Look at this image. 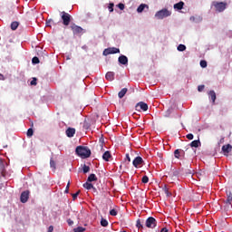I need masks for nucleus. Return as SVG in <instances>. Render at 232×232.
<instances>
[{
	"label": "nucleus",
	"mask_w": 232,
	"mask_h": 232,
	"mask_svg": "<svg viewBox=\"0 0 232 232\" xmlns=\"http://www.w3.org/2000/svg\"><path fill=\"white\" fill-rule=\"evenodd\" d=\"M63 215L64 217H68L70 215V210H64Z\"/></svg>",
	"instance_id": "8fccbe9b"
},
{
	"label": "nucleus",
	"mask_w": 232,
	"mask_h": 232,
	"mask_svg": "<svg viewBox=\"0 0 232 232\" xmlns=\"http://www.w3.org/2000/svg\"><path fill=\"white\" fill-rule=\"evenodd\" d=\"M110 215H111V217H117V210H116L115 208L111 209V210L110 211Z\"/></svg>",
	"instance_id": "58836bf2"
},
{
	"label": "nucleus",
	"mask_w": 232,
	"mask_h": 232,
	"mask_svg": "<svg viewBox=\"0 0 232 232\" xmlns=\"http://www.w3.org/2000/svg\"><path fill=\"white\" fill-rule=\"evenodd\" d=\"M126 160L128 162H131V158H130V154H126Z\"/></svg>",
	"instance_id": "3c124183"
},
{
	"label": "nucleus",
	"mask_w": 232,
	"mask_h": 232,
	"mask_svg": "<svg viewBox=\"0 0 232 232\" xmlns=\"http://www.w3.org/2000/svg\"><path fill=\"white\" fill-rule=\"evenodd\" d=\"M32 63H33V64H39V58L37 56H34L32 59Z\"/></svg>",
	"instance_id": "c9c22d12"
},
{
	"label": "nucleus",
	"mask_w": 232,
	"mask_h": 232,
	"mask_svg": "<svg viewBox=\"0 0 232 232\" xmlns=\"http://www.w3.org/2000/svg\"><path fill=\"white\" fill-rule=\"evenodd\" d=\"M144 8H150V6L146 4H141L139 5V7L137 8V12L138 14H142V12H144Z\"/></svg>",
	"instance_id": "dca6fc26"
},
{
	"label": "nucleus",
	"mask_w": 232,
	"mask_h": 232,
	"mask_svg": "<svg viewBox=\"0 0 232 232\" xmlns=\"http://www.w3.org/2000/svg\"><path fill=\"white\" fill-rule=\"evenodd\" d=\"M198 146H200V140H193L190 143L191 148H198Z\"/></svg>",
	"instance_id": "412c9836"
},
{
	"label": "nucleus",
	"mask_w": 232,
	"mask_h": 232,
	"mask_svg": "<svg viewBox=\"0 0 232 232\" xmlns=\"http://www.w3.org/2000/svg\"><path fill=\"white\" fill-rule=\"evenodd\" d=\"M175 10H182L184 8V2H179L174 5Z\"/></svg>",
	"instance_id": "aec40b11"
},
{
	"label": "nucleus",
	"mask_w": 232,
	"mask_h": 232,
	"mask_svg": "<svg viewBox=\"0 0 232 232\" xmlns=\"http://www.w3.org/2000/svg\"><path fill=\"white\" fill-rule=\"evenodd\" d=\"M113 6H114L113 4H110V5H109V11H110V12H113Z\"/></svg>",
	"instance_id": "de8ad7c7"
},
{
	"label": "nucleus",
	"mask_w": 232,
	"mask_h": 232,
	"mask_svg": "<svg viewBox=\"0 0 232 232\" xmlns=\"http://www.w3.org/2000/svg\"><path fill=\"white\" fill-rule=\"evenodd\" d=\"M178 51H179V52H184V51H186V45H184V44H179V45L178 46Z\"/></svg>",
	"instance_id": "2f4dec72"
},
{
	"label": "nucleus",
	"mask_w": 232,
	"mask_h": 232,
	"mask_svg": "<svg viewBox=\"0 0 232 232\" xmlns=\"http://www.w3.org/2000/svg\"><path fill=\"white\" fill-rule=\"evenodd\" d=\"M67 137L72 138L75 135V129L74 128H68L65 131Z\"/></svg>",
	"instance_id": "4468645a"
},
{
	"label": "nucleus",
	"mask_w": 232,
	"mask_h": 232,
	"mask_svg": "<svg viewBox=\"0 0 232 232\" xmlns=\"http://www.w3.org/2000/svg\"><path fill=\"white\" fill-rule=\"evenodd\" d=\"M174 157L175 159H180V150L178 149L174 151Z\"/></svg>",
	"instance_id": "c756f323"
},
{
	"label": "nucleus",
	"mask_w": 232,
	"mask_h": 232,
	"mask_svg": "<svg viewBox=\"0 0 232 232\" xmlns=\"http://www.w3.org/2000/svg\"><path fill=\"white\" fill-rule=\"evenodd\" d=\"M0 79H2V81H5V76L3 74H0Z\"/></svg>",
	"instance_id": "5fc2aeb1"
},
{
	"label": "nucleus",
	"mask_w": 232,
	"mask_h": 232,
	"mask_svg": "<svg viewBox=\"0 0 232 232\" xmlns=\"http://www.w3.org/2000/svg\"><path fill=\"white\" fill-rule=\"evenodd\" d=\"M82 171H83V173H89V171H90V167L87 166V165H83V167H82Z\"/></svg>",
	"instance_id": "f704fd0d"
},
{
	"label": "nucleus",
	"mask_w": 232,
	"mask_h": 232,
	"mask_svg": "<svg viewBox=\"0 0 232 232\" xmlns=\"http://www.w3.org/2000/svg\"><path fill=\"white\" fill-rule=\"evenodd\" d=\"M69 189H70V181L68 182V184L66 186L65 193H68Z\"/></svg>",
	"instance_id": "09e8293b"
},
{
	"label": "nucleus",
	"mask_w": 232,
	"mask_h": 232,
	"mask_svg": "<svg viewBox=\"0 0 232 232\" xmlns=\"http://www.w3.org/2000/svg\"><path fill=\"white\" fill-rule=\"evenodd\" d=\"M208 95H209L213 104H215V101H217V93L215 92V91H210L208 92Z\"/></svg>",
	"instance_id": "6ab92c4d"
},
{
	"label": "nucleus",
	"mask_w": 232,
	"mask_h": 232,
	"mask_svg": "<svg viewBox=\"0 0 232 232\" xmlns=\"http://www.w3.org/2000/svg\"><path fill=\"white\" fill-rule=\"evenodd\" d=\"M141 182L143 184H148L150 182V178H148V176H143L141 179Z\"/></svg>",
	"instance_id": "c85d7f7f"
},
{
	"label": "nucleus",
	"mask_w": 232,
	"mask_h": 232,
	"mask_svg": "<svg viewBox=\"0 0 232 232\" xmlns=\"http://www.w3.org/2000/svg\"><path fill=\"white\" fill-rule=\"evenodd\" d=\"M28 198H30V191L25 190V191L22 192V194L20 196L21 202L23 204H26V202H28Z\"/></svg>",
	"instance_id": "1a4fd4ad"
},
{
	"label": "nucleus",
	"mask_w": 232,
	"mask_h": 232,
	"mask_svg": "<svg viewBox=\"0 0 232 232\" xmlns=\"http://www.w3.org/2000/svg\"><path fill=\"white\" fill-rule=\"evenodd\" d=\"M118 8H120V10H124V8H125L124 4L120 3V4L118 5Z\"/></svg>",
	"instance_id": "37998d69"
},
{
	"label": "nucleus",
	"mask_w": 232,
	"mask_h": 232,
	"mask_svg": "<svg viewBox=\"0 0 232 232\" xmlns=\"http://www.w3.org/2000/svg\"><path fill=\"white\" fill-rule=\"evenodd\" d=\"M86 231V228L82 227H77L76 228H73V232H84Z\"/></svg>",
	"instance_id": "cd10ccee"
},
{
	"label": "nucleus",
	"mask_w": 232,
	"mask_h": 232,
	"mask_svg": "<svg viewBox=\"0 0 232 232\" xmlns=\"http://www.w3.org/2000/svg\"><path fill=\"white\" fill-rule=\"evenodd\" d=\"M193 134L192 133H189L187 135V139H188V140H193Z\"/></svg>",
	"instance_id": "c03bdc74"
},
{
	"label": "nucleus",
	"mask_w": 232,
	"mask_h": 232,
	"mask_svg": "<svg viewBox=\"0 0 232 232\" xmlns=\"http://www.w3.org/2000/svg\"><path fill=\"white\" fill-rule=\"evenodd\" d=\"M132 164L134 168H140L144 164V160H142V157L138 156L133 160Z\"/></svg>",
	"instance_id": "6e6552de"
},
{
	"label": "nucleus",
	"mask_w": 232,
	"mask_h": 232,
	"mask_svg": "<svg viewBox=\"0 0 232 232\" xmlns=\"http://www.w3.org/2000/svg\"><path fill=\"white\" fill-rule=\"evenodd\" d=\"M16 28H19V22L14 21L11 24V30H15Z\"/></svg>",
	"instance_id": "b1692460"
},
{
	"label": "nucleus",
	"mask_w": 232,
	"mask_h": 232,
	"mask_svg": "<svg viewBox=\"0 0 232 232\" xmlns=\"http://www.w3.org/2000/svg\"><path fill=\"white\" fill-rule=\"evenodd\" d=\"M137 111H148V104L144 102H140L136 104Z\"/></svg>",
	"instance_id": "0eeeda50"
},
{
	"label": "nucleus",
	"mask_w": 232,
	"mask_h": 232,
	"mask_svg": "<svg viewBox=\"0 0 232 232\" xmlns=\"http://www.w3.org/2000/svg\"><path fill=\"white\" fill-rule=\"evenodd\" d=\"M101 226H102V227H108V220L104 219V218H102Z\"/></svg>",
	"instance_id": "bb28decb"
},
{
	"label": "nucleus",
	"mask_w": 232,
	"mask_h": 232,
	"mask_svg": "<svg viewBox=\"0 0 232 232\" xmlns=\"http://www.w3.org/2000/svg\"><path fill=\"white\" fill-rule=\"evenodd\" d=\"M227 198L225 201L226 206L227 207L232 206V192L227 191Z\"/></svg>",
	"instance_id": "9b49d317"
},
{
	"label": "nucleus",
	"mask_w": 232,
	"mask_h": 232,
	"mask_svg": "<svg viewBox=\"0 0 232 232\" xmlns=\"http://www.w3.org/2000/svg\"><path fill=\"white\" fill-rule=\"evenodd\" d=\"M67 224L68 226H73V220H72L71 218L67 219Z\"/></svg>",
	"instance_id": "49530a36"
},
{
	"label": "nucleus",
	"mask_w": 232,
	"mask_h": 232,
	"mask_svg": "<svg viewBox=\"0 0 232 232\" xmlns=\"http://www.w3.org/2000/svg\"><path fill=\"white\" fill-rule=\"evenodd\" d=\"M160 232H169V230H168V228L163 227V228L160 230Z\"/></svg>",
	"instance_id": "864d4df0"
},
{
	"label": "nucleus",
	"mask_w": 232,
	"mask_h": 232,
	"mask_svg": "<svg viewBox=\"0 0 232 232\" xmlns=\"http://www.w3.org/2000/svg\"><path fill=\"white\" fill-rule=\"evenodd\" d=\"M212 6H214L216 12L221 13V12H224L226 8H227V3L214 1L212 2Z\"/></svg>",
	"instance_id": "f03ea898"
},
{
	"label": "nucleus",
	"mask_w": 232,
	"mask_h": 232,
	"mask_svg": "<svg viewBox=\"0 0 232 232\" xmlns=\"http://www.w3.org/2000/svg\"><path fill=\"white\" fill-rule=\"evenodd\" d=\"M87 180L88 182H97V176H95V174H91Z\"/></svg>",
	"instance_id": "4be33fe9"
},
{
	"label": "nucleus",
	"mask_w": 232,
	"mask_h": 232,
	"mask_svg": "<svg viewBox=\"0 0 232 232\" xmlns=\"http://www.w3.org/2000/svg\"><path fill=\"white\" fill-rule=\"evenodd\" d=\"M102 159L103 160H105L106 162L110 161V159H111V153L110 152V150H107L103 153L102 155Z\"/></svg>",
	"instance_id": "2eb2a0df"
},
{
	"label": "nucleus",
	"mask_w": 232,
	"mask_h": 232,
	"mask_svg": "<svg viewBox=\"0 0 232 232\" xmlns=\"http://www.w3.org/2000/svg\"><path fill=\"white\" fill-rule=\"evenodd\" d=\"M52 24H55L53 19L46 21V26L52 27Z\"/></svg>",
	"instance_id": "e433bc0d"
},
{
	"label": "nucleus",
	"mask_w": 232,
	"mask_h": 232,
	"mask_svg": "<svg viewBox=\"0 0 232 232\" xmlns=\"http://www.w3.org/2000/svg\"><path fill=\"white\" fill-rule=\"evenodd\" d=\"M231 150H232L231 144H227V145H224V146L222 147V151H223L224 153H229V152L231 151Z\"/></svg>",
	"instance_id": "f3484780"
},
{
	"label": "nucleus",
	"mask_w": 232,
	"mask_h": 232,
	"mask_svg": "<svg viewBox=\"0 0 232 232\" xmlns=\"http://www.w3.org/2000/svg\"><path fill=\"white\" fill-rule=\"evenodd\" d=\"M83 188H85V189H93V184L86 182L83 184Z\"/></svg>",
	"instance_id": "a878e982"
},
{
	"label": "nucleus",
	"mask_w": 232,
	"mask_h": 232,
	"mask_svg": "<svg viewBox=\"0 0 232 232\" xmlns=\"http://www.w3.org/2000/svg\"><path fill=\"white\" fill-rule=\"evenodd\" d=\"M27 137H34V129L30 128L27 130Z\"/></svg>",
	"instance_id": "72a5a7b5"
},
{
	"label": "nucleus",
	"mask_w": 232,
	"mask_h": 232,
	"mask_svg": "<svg viewBox=\"0 0 232 232\" xmlns=\"http://www.w3.org/2000/svg\"><path fill=\"white\" fill-rule=\"evenodd\" d=\"M50 166L53 171H55V169H57V167H56L55 161L53 160V158H51V160H50Z\"/></svg>",
	"instance_id": "5701e85b"
},
{
	"label": "nucleus",
	"mask_w": 232,
	"mask_h": 232,
	"mask_svg": "<svg viewBox=\"0 0 232 232\" xmlns=\"http://www.w3.org/2000/svg\"><path fill=\"white\" fill-rule=\"evenodd\" d=\"M47 232H53V226H50Z\"/></svg>",
	"instance_id": "603ef678"
},
{
	"label": "nucleus",
	"mask_w": 232,
	"mask_h": 232,
	"mask_svg": "<svg viewBox=\"0 0 232 232\" xmlns=\"http://www.w3.org/2000/svg\"><path fill=\"white\" fill-rule=\"evenodd\" d=\"M71 29L74 35H79V34H82V27L73 24L72 25H71Z\"/></svg>",
	"instance_id": "9d476101"
},
{
	"label": "nucleus",
	"mask_w": 232,
	"mask_h": 232,
	"mask_svg": "<svg viewBox=\"0 0 232 232\" xmlns=\"http://www.w3.org/2000/svg\"><path fill=\"white\" fill-rule=\"evenodd\" d=\"M169 15H171V12L168 9H161L155 14L157 19H164V17H169Z\"/></svg>",
	"instance_id": "7ed1b4c3"
},
{
	"label": "nucleus",
	"mask_w": 232,
	"mask_h": 232,
	"mask_svg": "<svg viewBox=\"0 0 232 232\" xmlns=\"http://www.w3.org/2000/svg\"><path fill=\"white\" fill-rule=\"evenodd\" d=\"M204 88H205L204 85H199V86L198 87V92H204Z\"/></svg>",
	"instance_id": "a18cd8bd"
},
{
	"label": "nucleus",
	"mask_w": 232,
	"mask_h": 232,
	"mask_svg": "<svg viewBox=\"0 0 232 232\" xmlns=\"http://www.w3.org/2000/svg\"><path fill=\"white\" fill-rule=\"evenodd\" d=\"M83 128L84 130H89L90 124L86 122V121L83 122Z\"/></svg>",
	"instance_id": "a19ab883"
},
{
	"label": "nucleus",
	"mask_w": 232,
	"mask_h": 232,
	"mask_svg": "<svg viewBox=\"0 0 232 232\" xmlns=\"http://www.w3.org/2000/svg\"><path fill=\"white\" fill-rule=\"evenodd\" d=\"M105 78L107 81H113L115 79V72H108L105 75Z\"/></svg>",
	"instance_id": "ddd939ff"
},
{
	"label": "nucleus",
	"mask_w": 232,
	"mask_h": 232,
	"mask_svg": "<svg viewBox=\"0 0 232 232\" xmlns=\"http://www.w3.org/2000/svg\"><path fill=\"white\" fill-rule=\"evenodd\" d=\"M146 227H149V229H155L157 227V219L153 217H150L146 219L145 222Z\"/></svg>",
	"instance_id": "20e7f679"
},
{
	"label": "nucleus",
	"mask_w": 232,
	"mask_h": 232,
	"mask_svg": "<svg viewBox=\"0 0 232 232\" xmlns=\"http://www.w3.org/2000/svg\"><path fill=\"white\" fill-rule=\"evenodd\" d=\"M172 113V110L169 109L166 111L164 117H170Z\"/></svg>",
	"instance_id": "4c0bfd02"
},
{
	"label": "nucleus",
	"mask_w": 232,
	"mask_h": 232,
	"mask_svg": "<svg viewBox=\"0 0 232 232\" xmlns=\"http://www.w3.org/2000/svg\"><path fill=\"white\" fill-rule=\"evenodd\" d=\"M111 53H121V50L117 47H110L103 51V55H111Z\"/></svg>",
	"instance_id": "423d86ee"
},
{
	"label": "nucleus",
	"mask_w": 232,
	"mask_h": 232,
	"mask_svg": "<svg viewBox=\"0 0 232 232\" xmlns=\"http://www.w3.org/2000/svg\"><path fill=\"white\" fill-rule=\"evenodd\" d=\"M79 193H81V191H77L76 193L72 194L73 200H75L77 198V197H79Z\"/></svg>",
	"instance_id": "79ce46f5"
},
{
	"label": "nucleus",
	"mask_w": 232,
	"mask_h": 232,
	"mask_svg": "<svg viewBox=\"0 0 232 232\" xmlns=\"http://www.w3.org/2000/svg\"><path fill=\"white\" fill-rule=\"evenodd\" d=\"M118 62L120 63V64L126 65L128 64V57L126 55H121L118 58Z\"/></svg>",
	"instance_id": "f8f14e48"
},
{
	"label": "nucleus",
	"mask_w": 232,
	"mask_h": 232,
	"mask_svg": "<svg viewBox=\"0 0 232 232\" xmlns=\"http://www.w3.org/2000/svg\"><path fill=\"white\" fill-rule=\"evenodd\" d=\"M76 155L82 159H88L92 155V150L88 147L78 146L75 150Z\"/></svg>",
	"instance_id": "f257e3e1"
},
{
	"label": "nucleus",
	"mask_w": 232,
	"mask_h": 232,
	"mask_svg": "<svg viewBox=\"0 0 232 232\" xmlns=\"http://www.w3.org/2000/svg\"><path fill=\"white\" fill-rule=\"evenodd\" d=\"M126 93H128V88L121 89V92H119L118 93L119 99H122L124 95H126Z\"/></svg>",
	"instance_id": "a211bd4d"
},
{
	"label": "nucleus",
	"mask_w": 232,
	"mask_h": 232,
	"mask_svg": "<svg viewBox=\"0 0 232 232\" xmlns=\"http://www.w3.org/2000/svg\"><path fill=\"white\" fill-rule=\"evenodd\" d=\"M163 191L167 195V197H171V192H169V190L168 189V187L165 186L163 188Z\"/></svg>",
	"instance_id": "7c9ffc66"
},
{
	"label": "nucleus",
	"mask_w": 232,
	"mask_h": 232,
	"mask_svg": "<svg viewBox=\"0 0 232 232\" xmlns=\"http://www.w3.org/2000/svg\"><path fill=\"white\" fill-rule=\"evenodd\" d=\"M62 21L64 26H69L72 23V15L66 12H62Z\"/></svg>",
	"instance_id": "39448f33"
},
{
	"label": "nucleus",
	"mask_w": 232,
	"mask_h": 232,
	"mask_svg": "<svg viewBox=\"0 0 232 232\" xmlns=\"http://www.w3.org/2000/svg\"><path fill=\"white\" fill-rule=\"evenodd\" d=\"M37 85V78H34L32 81H31V86H35Z\"/></svg>",
	"instance_id": "ea45409f"
},
{
	"label": "nucleus",
	"mask_w": 232,
	"mask_h": 232,
	"mask_svg": "<svg viewBox=\"0 0 232 232\" xmlns=\"http://www.w3.org/2000/svg\"><path fill=\"white\" fill-rule=\"evenodd\" d=\"M136 227H138V229H143L144 228V226L142 225V221H140V219H137Z\"/></svg>",
	"instance_id": "393cba45"
},
{
	"label": "nucleus",
	"mask_w": 232,
	"mask_h": 232,
	"mask_svg": "<svg viewBox=\"0 0 232 232\" xmlns=\"http://www.w3.org/2000/svg\"><path fill=\"white\" fill-rule=\"evenodd\" d=\"M200 66L201 68H208V62H206L205 60H201Z\"/></svg>",
	"instance_id": "473e14b6"
}]
</instances>
